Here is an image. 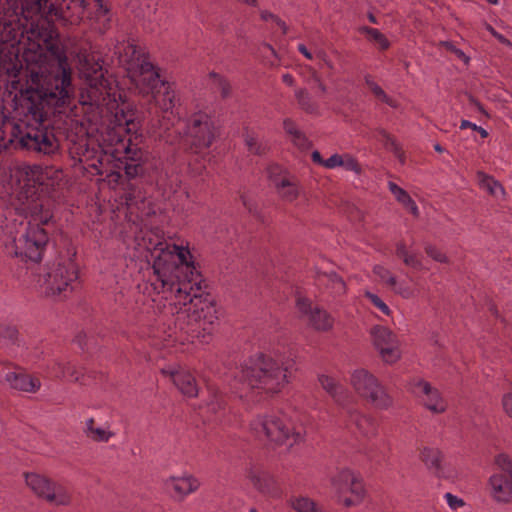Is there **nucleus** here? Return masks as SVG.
I'll return each mask as SVG.
<instances>
[{"mask_svg":"<svg viewBox=\"0 0 512 512\" xmlns=\"http://www.w3.org/2000/svg\"><path fill=\"white\" fill-rule=\"evenodd\" d=\"M0 0V83L14 95L19 116L14 136L26 149L43 154L57 150L45 122L70 127L77 107L73 104L72 69L57 41L54 21L76 25L89 9L105 27L108 9L102 0Z\"/></svg>","mask_w":512,"mask_h":512,"instance_id":"f257e3e1","label":"nucleus"},{"mask_svg":"<svg viewBox=\"0 0 512 512\" xmlns=\"http://www.w3.org/2000/svg\"><path fill=\"white\" fill-rule=\"evenodd\" d=\"M60 172L41 165H16L0 172V227L5 253L21 260H41L49 242L53 212L50 193Z\"/></svg>","mask_w":512,"mask_h":512,"instance_id":"f03ea898","label":"nucleus"},{"mask_svg":"<svg viewBox=\"0 0 512 512\" xmlns=\"http://www.w3.org/2000/svg\"><path fill=\"white\" fill-rule=\"evenodd\" d=\"M162 310L175 314V328L201 343H209L218 326L215 305L205 295L188 243L162 231Z\"/></svg>","mask_w":512,"mask_h":512,"instance_id":"7ed1b4c3","label":"nucleus"},{"mask_svg":"<svg viewBox=\"0 0 512 512\" xmlns=\"http://www.w3.org/2000/svg\"><path fill=\"white\" fill-rule=\"evenodd\" d=\"M174 84L162 79V140L179 145L205 160L206 150L215 137L211 117L205 112L195 113L188 122L180 117V102Z\"/></svg>","mask_w":512,"mask_h":512,"instance_id":"20e7f679","label":"nucleus"},{"mask_svg":"<svg viewBox=\"0 0 512 512\" xmlns=\"http://www.w3.org/2000/svg\"><path fill=\"white\" fill-rule=\"evenodd\" d=\"M294 360H277L258 355L245 361L240 367H230L224 374V381L236 389L240 398H248V392L276 393L287 383L294 371Z\"/></svg>","mask_w":512,"mask_h":512,"instance_id":"39448f33","label":"nucleus"},{"mask_svg":"<svg viewBox=\"0 0 512 512\" xmlns=\"http://www.w3.org/2000/svg\"><path fill=\"white\" fill-rule=\"evenodd\" d=\"M299 417L298 414L288 417L283 411H272L257 416L250 423V430L259 440L292 446L301 442L310 429Z\"/></svg>","mask_w":512,"mask_h":512,"instance_id":"423d86ee","label":"nucleus"},{"mask_svg":"<svg viewBox=\"0 0 512 512\" xmlns=\"http://www.w3.org/2000/svg\"><path fill=\"white\" fill-rule=\"evenodd\" d=\"M76 253L68 251L39 268L34 275L36 288L48 297H67L77 285L78 266Z\"/></svg>","mask_w":512,"mask_h":512,"instance_id":"0eeeda50","label":"nucleus"},{"mask_svg":"<svg viewBox=\"0 0 512 512\" xmlns=\"http://www.w3.org/2000/svg\"><path fill=\"white\" fill-rule=\"evenodd\" d=\"M318 380L321 387L343 410L348 428L354 426L357 433L365 438H372L377 435L378 422L376 418L370 414L362 413L352 405L354 398L343 384L335 377L327 374H321Z\"/></svg>","mask_w":512,"mask_h":512,"instance_id":"6e6552de","label":"nucleus"},{"mask_svg":"<svg viewBox=\"0 0 512 512\" xmlns=\"http://www.w3.org/2000/svg\"><path fill=\"white\" fill-rule=\"evenodd\" d=\"M115 54L119 64L126 70L127 76L143 94L154 93L159 74L145 54L135 44L122 42L116 45Z\"/></svg>","mask_w":512,"mask_h":512,"instance_id":"1a4fd4ad","label":"nucleus"},{"mask_svg":"<svg viewBox=\"0 0 512 512\" xmlns=\"http://www.w3.org/2000/svg\"><path fill=\"white\" fill-rule=\"evenodd\" d=\"M349 383L361 399L373 407L386 410L393 404V399L386 387L369 370L356 368L350 372Z\"/></svg>","mask_w":512,"mask_h":512,"instance_id":"9d476101","label":"nucleus"},{"mask_svg":"<svg viewBox=\"0 0 512 512\" xmlns=\"http://www.w3.org/2000/svg\"><path fill=\"white\" fill-rule=\"evenodd\" d=\"M25 483L38 498L57 507H67L73 502V493L66 485L46 475L30 472L25 474Z\"/></svg>","mask_w":512,"mask_h":512,"instance_id":"9b49d317","label":"nucleus"},{"mask_svg":"<svg viewBox=\"0 0 512 512\" xmlns=\"http://www.w3.org/2000/svg\"><path fill=\"white\" fill-rule=\"evenodd\" d=\"M331 486L346 506L355 505L364 495L362 479L348 468H341L331 477Z\"/></svg>","mask_w":512,"mask_h":512,"instance_id":"f8f14e48","label":"nucleus"},{"mask_svg":"<svg viewBox=\"0 0 512 512\" xmlns=\"http://www.w3.org/2000/svg\"><path fill=\"white\" fill-rule=\"evenodd\" d=\"M78 59L80 74L91 88V105L95 104L99 108L102 104L96 94L99 92L100 95H103L101 89L105 88L104 84L106 82L104 79L102 64L95 60L91 55L85 53H79Z\"/></svg>","mask_w":512,"mask_h":512,"instance_id":"ddd939ff","label":"nucleus"},{"mask_svg":"<svg viewBox=\"0 0 512 512\" xmlns=\"http://www.w3.org/2000/svg\"><path fill=\"white\" fill-rule=\"evenodd\" d=\"M296 308L300 317L313 329L326 332L333 328L334 318L326 310L313 305L309 298L297 294Z\"/></svg>","mask_w":512,"mask_h":512,"instance_id":"4468645a","label":"nucleus"},{"mask_svg":"<svg viewBox=\"0 0 512 512\" xmlns=\"http://www.w3.org/2000/svg\"><path fill=\"white\" fill-rule=\"evenodd\" d=\"M375 348L385 363H395L401 356L399 341L388 328L375 326L371 330Z\"/></svg>","mask_w":512,"mask_h":512,"instance_id":"2eb2a0df","label":"nucleus"},{"mask_svg":"<svg viewBox=\"0 0 512 512\" xmlns=\"http://www.w3.org/2000/svg\"><path fill=\"white\" fill-rule=\"evenodd\" d=\"M410 391L417 396L422 404L433 413H442L447 408L445 399L438 389L432 387L425 380L414 377L409 384Z\"/></svg>","mask_w":512,"mask_h":512,"instance_id":"dca6fc26","label":"nucleus"},{"mask_svg":"<svg viewBox=\"0 0 512 512\" xmlns=\"http://www.w3.org/2000/svg\"><path fill=\"white\" fill-rule=\"evenodd\" d=\"M209 402L206 406L207 421L218 422L222 425H231V410L226 407V401L218 388L207 385Z\"/></svg>","mask_w":512,"mask_h":512,"instance_id":"f3484780","label":"nucleus"},{"mask_svg":"<svg viewBox=\"0 0 512 512\" xmlns=\"http://www.w3.org/2000/svg\"><path fill=\"white\" fill-rule=\"evenodd\" d=\"M268 174L277 188L279 195L286 201H294L300 193L295 177L286 173L279 165L269 167Z\"/></svg>","mask_w":512,"mask_h":512,"instance_id":"a211bd4d","label":"nucleus"},{"mask_svg":"<svg viewBox=\"0 0 512 512\" xmlns=\"http://www.w3.org/2000/svg\"><path fill=\"white\" fill-rule=\"evenodd\" d=\"M246 477L262 494L271 497H277L280 494V489L275 478L268 472L264 471L261 467L251 465L246 470Z\"/></svg>","mask_w":512,"mask_h":512,"instance_id":"6ab92c4d","label":"nucleus"},{"mask_svg":"<svg viewBox=\"0 0 512 512\" xmlns=\"http://www.w3.org/2000/svg\"><path fill=\"white\" fill-rule=\"evenodd\" d=\"M489 490L492 498L497 502L509 503L512 501V478L501 470L494 473L489 479Z\"/></svg>","mask_w":512,"mask_h":512,"instance_id":"aec40b11","label":"nucleus"},{"mask_svg":"<svg viewBox=\"0 0 512 512\" xmlns=\"http://www.w3.org/2000/svg\"><path fill=\"white\" fill-rule=\"evenodd\" d=\"M4 378L10 388L20 392L36 393L41 388L39 378L24 372L9 371Z\"/></svg>","mask_w":512,"mask_h":512,"instance_id":"412c9836","label":"nucleus"},{"mask_svg":"<svg viewBox=\"0 0 512 512\" xmlns=\"http://www.w3.org/2000/svg\"><path fill=\"white\" fill-rule=\"evenodd\" d=\"M168 376L182 394L194 397L198 394V386L195 377L185 369L167 372L162 369V376Z\"/></svg>","mask_w":512,"mask_h":512,"instance_id":"4be33fe9","label":"nucleus"},{"mask_svg":"<svg viewBox=\"0 0 512 512\" xmlns=\"http://www.w3.org/2000/svg\"><path fill=\"white\" fill-rule=\"evenodd\" d=\"M83 432L88 439L97 443H107L116 436L108 422L97 425L93 417L85 420Z\"/></svg>","mask_w":512,"mask_h":512,"instance_id":"5701e85b","label":"nucleus"},{"mask_svg":"<svg viewBox=\"0 0 512 512\" xmlns=\"http://www.w3.org/2000/svg\"><path fill=\"white\" fill-rule=\"evenodd\" d=\"M109 155L102 149L89 150L88 148L82 153L80 162L84 163L88 168H92L97 175L108 174L105 163L108 161Z\"/></svg>","mask_w":512,"mask_h":512,"instance_id":"b1692460","label":"nucleus"},{"mask_svg":"<svg viewBox=\"0 0 512 512\" xmlns=\"http://www.w3.org/2000/svg\"><path fill=\"white\" fill-rule=\"evenodd\" d=\"M54 377L85 384L84 375L76 365L71 362L57 361L51 367L50 372Z\"/></svg>","mask_w":512,"mask_h":512,"instance_id":"393cba45","label":"nucleus"},{"mask_svg":"<svg viewBox=\"0 0 512 512\" xmlns=\"http://www.w3.org/2000/svg\"><path fill=\"white\" fill-rule=\"evenodd\" d=\"M167 485L175 491L178 497L182 498L195 492L200 483L194 476L185 475L183 477L172 478L171 482Z\"/></svg>","mask_w":512,"mask_h":512,"instance_id":"a878e982","label":"nucleus"},{"mask_svg":"<svg viewBox=\"0 0 512 512\" xmlns=\"http://www.w3.org/2000/svg\"><path fill=\"white\" fill-rule=\"evenodd\" d=\"M442 457L441 451L437 448L423 447L420 450L421 460L429 469L433 470L438 475H440L442 471Z\"/></svg>","mask_w":512,"mask_h":512,"instance_id":"bb28decb","label":"nucleus"},{"mask_svg":"<svg viewBox=\"0 0 512 512\" xmlns=\"http://www.w3.org/2000/svg\"><path fill=\"white\" fill-rule=\"evenodd\" d=\"M285 132L290 136L291 141L295 146L301 150H306L310 146L309 140L306 136L296 127L295 123L290 119H285L283 122Z\"/></svg>","mask_w":512,"mask_h":512,"instance_id":"cd10ccee","label":"nucleus"},{"mask_svg":"<svg viewBox=\"0 0 512 512\" xmlns=\"http://www.w3.org/2000/svg\"><path fill=\"white\" fill-rule=\"evenodd\" d=\"M388 188L392 195L395 197V199L403 205L404 208H406L408 211H410L412 214L417 215L418 214V207L416 203L412 200V198L409 196V194L399 187L394 182L388 183Z\"/></svg>","mask_w":512,"mask_h":512,"instance_id":"c85d7f7f","label":"nucleus"},{"mask_svg":"<svg viewBox=\"0 0 512 512\" xmlns=\"http://www.w3.org/2000/svg\"><path fill=\"white\" fill-rule=\"evenodd\" d=\"M477 181L479 185L487 190L492 196L499 198L504 195V189L500 185L498 181H496L493 177L483 173H477Z\"/></svg>","mask_w":512,"mask_h":512,"instance_id":"c756f323","label":"nucleus"},{"mask_svg":"<svg viewBox=\"0 0 512 512\" xmlns=\"http://www.w3.org/2000/svg\"><path fill=\"white\" fill-rule=\"evenodd\" d=\"M290 503L297 512H323L317 503L306 496H293Z\"/></svg>","mask_w":512,"mask_h":512,"instance_id":"7c9ffc66","label":"nucleus"},{"mask_svg":"<svg viewBox=\"0 0 512 512\" xmlns=\"http://www.w3.org/2000/svg\"><path fill=\"white\" fill-rule=\"evenodd\" d=\"M290 503L297 512H323L317 503L306 496H293Z\"/></svg>","mask_w":512,"mask_h":512,"instance_id":"2f4dec72","label":"nucleus"},{"mask_svg":"<svg viewBox=\"0 0 512 512\" xmlns=\"http://www.w3.org/2000/svg\"><path fill=\"white\" fill-rule=\"evenodd\" d=\"M290 503L297 512H323L317 503L306 496H293Z\"/></svg>","mask_w":512,"mask_h":512,"instance_id":"473e14b6","label":"nucleus"},{"mask_svg":"<svg viewBox=\"0 0 512 512\" xmlns=\"http://www.w3.org/2000/svg\"><path fill=\"white\" fill-rule=\"evenodd\" d=\"M360 32L365 34L369 41L373 42L379 49L386 50L390 46V42L378 29L363 26Z\"/></svg>","mask_w":512,"mask_h":512,"instance_id":"72a5a7b5","label":"nucleus"},{"mask_svg":"<svg viewBox=\"0 0 512 512\" xmlns=\"http://www.w3.org/2000/svg\"><path fill=\"white\" fill-rule=\"evenodd\" d=\"M365 84L367 88L371 91V93L375 96V98L383 103H386L387 105L391 107H396V101L390 98L384 90L377 85V83L372 79L371 76L367 75L365 76Z\"/></svg>","mask_w":512,"mask_h":512,"instance_id":"f704fd0d","label":"nucleus"},{"mask_svg":"<svg viewBox=\"0 0 512 512\" xmlns=\"http://www.w3.org/2000/svg\"><path fill=\"white\" fill-rule=\"evenodd\" d=\"M396 254L407 266L415 269H422V263L418 254L409 253L403 243H399L397 245Z\"/></svg>","mask_w":512,"mask_h":512,"instance_id":"c9c22d12","label":"nucleus"},{"mask_svg":"<svg viewBox=\"0 0 512 512\" xmlns=\"http://www.w3.org/2000/svg\"><path fill=\"white\" fill-rule=\"evenodd\" d=\"M190 197L189 192L184 188L180 189V186L177 184V188H174L171 185V195H169L170 205L173 207H179L181 210L185 209V201Z\"/></svg>","mask_w":512,"mask_h":512,"instance_id":"e433bc0d","label":"nucleus"},{"mask_svg":"<svg viewBox=\"0 0 512 512\" xmlns=\"http://www.w3.org/2000/svg\"><path fill=\"white\" fill-rule=\"evenodd\" d=\"M364 300L368 305H371L373 308H375L378 312L385 316H389L391 313L390 308L388 305L376 294L366 291L364 294Z\"/></svg>","mask_w":512,"mask_h":512,"instance_id":"4c0bfd02","label":"nucleus"},{"mask_svg":"<svg viewBox=\"0 0 512 512\" xmlns=\"http://www.w3.org/2000/svg\"><path fill=\"white\" fill-rule=\"evenodd\" d=\"M245 143L251 153L260 155L265 152L266 146L259 142L258 135L253 131H246Z\"/></svg>","mask_w":512,"mask_h":512,"instance_id":"58836bf2","label":"nucleus"},{"mask_svg":"<svg viewBox=\"0 0 512 512\" xmlns=\"http://www.w3.org/2000/svg\"><path fill=\"white\" fill-rule=\"evenodd\" d=\"M209 82L212 86H214L215 88H217L220 91L221 96L223 98H226L230 95V91H231L230 84L224 78H222L220 75H218L217 73L211 72L209 74Z\"/></svg>","mask_w":512,"mask_h":512,"instance_id":"ea45409f","label":"nucleus"},{"mask_svg":"<svg viewBox=\"0 0 512 512\" xmlns=\"http://www.w3.org/2000/svg\"><path fill=\"white\" fill-rule=\"evenodd\" d=\"M381 136L386 148L390 149L401 163H404V153L396 141L385 131H381Z\"/></svg>","mask_w":512,"mask_h":512,"instance_id":"a19ab883","label":"nucleus"},{"mask_svg":"<svg viewBox=\"0 0 512 512\" xmlns=\"http://www.w3.org/2000/svg\"><path fill=\"white\" fill-rule=\"evenodd\" d=\"M296 99L298 101L299 106L305 110L306 112L312 113L315 111L314 104L311 102L309 94L304 89H299L296 91Z\"/></svg>","mask_w":512,"mask_h":512,"instance_id":"79ce46f5","label":"nucleus"},{"mask_svg":"<svg viewBox=\"0 0 512 512\" xmlns=\"http://www.w3.org/2000/svg\"><path fill=\"white\" fill-rule=\"evenodd\" d=\"M342 161H343V164H341V167H343L344 169H346L348 171H352L356 174L361 173V167H360L359 163L351 155L342 154Z\"/></svg>","mask_w":512,"mask_h":512,"instance_id":"37998d69","label":"nucleus"},{"mask_svg":"<svg viewBox=\"0 0 512 512\" xmlns=\"http://www.w3.org/2000/svg\"><path fill=\"white\" fill-rule=\"evenodd\" d=\"M396 293L403 298L409 299L416 296V290L404 283H397L395 286H390Z\"/></svg>","mask_w":512,"mask_h":512,"instance_id":"c03bdc74","label":"nucleus"},{"mask_svg":"<svg viewBox=\"0 0 512 512\" xmlns=\"http://www.w3.org/2000/svg\"><path fill=\"white\" fill-rule=\"evenodd\" d=\"M374 273L386 284L389 286L396 285V279L391 275V273L382 266H376L374 268Z\"/></svg>","mask_w":512,"mask_h":512,"instance_id":"a18cd8bd","label":"nucleus"},{"mask_svg":"<svg viewBox=\"0 0 512 512\" xmlns=\"http://www.w3.org/2000/svg\"><path fill=\"white\" fill-rule=\"evenodd\" d=\"M261 18L265 21H272L282 31L283 34L286 33L287 28L285 23L282 20H280L277 16L273 15L268 11H262Z\"/></svg>","mask_w":512,"mask_h":512,"instance_id":"49530a36","label":"nucleus"},{"mask_svg":"<svg viewBox=\"0 0 512 512\" xmlns=\"http://www.w3.org/2000/svg\"><path fill=\"white\" fill-rule=\"evenodd\" d=\"M425 251L428 256H430L431 258H433L434 260H436L438 262H446L447 261L446 256L441 251H439L437 248H435L433 246H426Z\"/></svg>","mask_w":512,"mask_h":512,"instance_id":"de8ad7c7","label":"nucleus"},{"mask_svg":"<svg viewBox=\"0 0 512 512\" xmlns=\"http://www.w3.org/2000/svg\"><path fill=\"white\" fill-rule=\"evenodd\" d=\"M341 164H343L342 155L334 154L325 160L324 167L328 169H334L336 167H341Z\"/></svg>","mask_w":512,"mask_h":512,"instance_id":"09e8293b","label":"nucleus"},{"mask_svg":"<svg viewBox=\"0 0 512 512\" xmlns=\"http://www.w3.org/2000/svg\"><path fill=\"white\" fill-rule=\"evenodd\" d=\"M444 498L446 499V502L451 509H457L464 505L462 499L458 498L457 496L451 493H445Z\"/></svg>","mask_w":512,"mask_h":512,"instance_id":"8fccbe9b","label":"nucleus"},{"mask_svg":"<svg viewBox=\"0 0 512 512\" xmlns=\"http://www.w3.org/2000/svg\"><path fill=\"white\" fill-rule=\"evenodd\" d=\"M114 126H113V129H118L119 131L117 133H120V131H123L125 130V128L123 127L124 124H128L129 120H127L125 117H124V113L123 111L121 110V117L119 116V113L118 111L115 112V115H114Z\"/></svg>","mask_w":512,"mask_h":512,"instance_id":"3c124183","label":"nucleus"},{"mask_svg":"<svg viewBox=\"0 0 512 512\" xmlns=\"http://www.w3.org/2000/svg\"><path fill=\"white\" fill-rule=\"evenodd\" d=\"M502 404L505 412L512 417V393L504 395Z\"/></svg>","mask_w":512,"mask_h":512,"instance_id":"603ef678","label":"nucleus"},{"mask_svg":"<svg viewBox=\"0 0 512 512\" xmlns=\"http://www.w3.org/2000/svg\"><path fill=\"white\" fill-rule=\"evenodd\" d=\"M124 169L129 177H134L138 174L140 167L137 164H126Z\"/></svg>","mask_w":512,"mask_h":512,"instance_id":"864d4df0","label":"nucleus"},{"mask_svg":"<svg viewBox=\"0 0 512 512\" xmlns=\"http://www.w3.org/2000/svg\"><path fill=\"white\" fill-rule=\"evenodd\" d=\"M332 281L335 285V291L337 293H342L344 292L345 290V285H344V282L342 281L341 278H339L337 275H333L332 276Z\"/></svg>","mask_w":512,"mask_h":512,"instance_id":"5fc2aeb1","label":"nucleus"},{"mask_svg":"<svg viewBox=\"0 0 512 512\" xmlns=\"http://www.w3.org/2000/svg\"><path fill=\"white\" fill-rule=\"evenodd\" d=\"M298 50L301 52L307 59L312 60L313 55L312 53L307 49V47L304 44L298 45Z\"/></svg>","mask_w":512,"mask_h":512,"instance_id":"6e6d98bb","label":"nucleus"},{"mask_svg":"<svg viewBox=\"0 0 512 512\" xmlns=\"http://www.w3.org/2000/svg\"><path fill=\"white\" fill-rule=\"evenodd\" d=\"M457 58H459L460 60H462L465 64H467L469 62V57L466 56V54L460 50V49H456L455 50V53H453Z\"/></svg>","mask_w":512,"mask_h":512,"instance_id":"4d7b16f0","label":"nucleus"},{"mask_svg":"<svg viewBox=\"0 0 512 512\" xmlns=\"http://www.w3.org/2000/svg\"><path fill=\"white\" fill-rule=\"evenodd\" d=\"M312 160L317 163V164H320L322 166H324V163H325V160H323L321 154L318 152V151H314L312 153Z\"/></svg>","mask_w":512,"mask_h":512,"instance_id":"13d9d810","label":"nucleus"},{"mask_svg":"<svg viewBox=\"0 0 512 512\" xmlns=\"http://www.w3.org/2000/svg\"><path fill=\"white\" fill-rule=\"evenodd\" d=\"M467 128H471V129L475 130L476 128H478V125H476L475 123H472L468 120H462L461 124H460V129H467Z\"/></svg>","mask_w":512,"mask_h":512,"instance_id":"bf43d9fd","label":"nucleus"},{"mask_svg":"<svg viewBox=\"0 0 512 512\" xmlns=\"http://www.w3.org/2000/svg\"><path fill=\"white\" fill-rule=\"evenodd\" d=\"M122 146H123V151H124V158L134 160L135 153H133V155H132L131 148L129 146H126L124 143L122 144Z\"/></svg>","mask_w":512,"mask_h":512,"instance_id":"052dcab7","label":"nucleus"},{"mask_svg":"<svg viewBox=\"0 0 512 512\" xmlns=\"http://www.w3.org/2000/svg\"><path fill=\"white\" fill-rule=\"evenodd\" d=\"M441 46L451 53H455L457 47L452 42H441Z\"/></svg>","mask_w":512,"mask_h":512,"instance_id":"680f3d73","label":"nucleus"},{"mask_svg":"<svg viewBox=\"0 0 512 512\" xmlns=\"http://www.w3.org/2000/svg\"><path fill=\"white\" fill-rule=\"evenodd\" d=\"M283 82L289 86H292L294 84V78L290 74H284L282 76Z\"/></svg>","mask_w":512,"mask_h":512,"instance_id":"e2e57ef3","label":"nucleus"},{"mask_svg":"<svg viewBox=\"0 0 512 512\" xmlns=\"http://www.w3.org/2000/svg\"><path fill=\"white\" fill-rule=\"evenodd\" d=\"M159 259H160V256H159V255H158V256H155V257H154V263H153V266H152V268H153V270H154V273H155L156 275H159V274H160V267H159V265H158V260H159Z\"/></svg>","mask_w":512,"mask_h":512,"instance_id":"0e129e2a","label":"nucleus"},{"mask_svg":"<svg viewBox=\"0 0 512 512\" xmlns=\"http://www.w3.org/2000/svg\"><path fill=\"white\" fill-rule=\"evenodd\" d=\"M313 78L315 79V81L317 82V85L319 87V89L322 91V92H325L326 91V87L325 85L319 80L317 74L315 72H313L312 74Z\"/></svg>","mask_w":512,"mask_h":512,"instance_id":"69168bd1","label":"nucleus"},{"mask_svg":"<svg viewBox=\"0 0 512 512\" xmlns=\"http://www.w3.org/2000/svg\"><path fill=\"white\" fill-rule=\"evenodd\" d=\"M240 3H243L245 5L256 7L258 4V0H237Z\"/></svg>","mask_w":512,"mask_h":512,"instance_id":"338daca9","label":"nucleus"},{"mask_svg":"<svg viewBox=\"0 0 512 512\" xmlns=\"http://www.w3.org/2000/svg\"><path fill=\"white\" fill-rule=\"evenodd\" d=\"M498 41H500L501 43L503 44H506V45H510V42L508 39H506L503 35L499 34V33H495V36H494Z\"/></svg>","mask_w":512,"mask_h":512,"instance_id":"774afa93","label":"nucleus"}]
</instances>
